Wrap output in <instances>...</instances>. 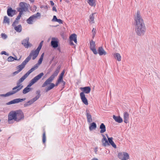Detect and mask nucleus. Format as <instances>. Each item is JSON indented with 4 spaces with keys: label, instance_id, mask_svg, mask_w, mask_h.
Instances as JSON below:
<instances>
[{
    "label": "nucleus",
    "instance_id": "obj_3",
    "mask_svg": "<svg viewBox=\"0 0 160 160\" xmlns=\"http://www.w3.org/2000/svg\"><path fill=\"white\" fill-rule=\"evenodd\" d=\"M40 92V90H37L36 92V94L37 95L34 98L25 103L24 104V107H26L32 104L34 102L38 99L41 96Z\"/></svg>",
    "mask_w": 160,
    "mask_h": 160
},
{
    "label": "nucleus",
    "instance_id": "obj_36",
    "mask_svg": "<svg viewBox=\"0 0 160 160\" xmlns=\"http://www.w3.org/2000/svg\"><path fill=\"white\" fill-rule=\"evenodd\" d=\"M3 23H7L8 25H9L10 23V20L9 19L7 16H5L4 17Z\"/></svg>",
    "mask_w": 160,
    "mask_h": 160
},
{
    "label": "nucleus",
    "instance_id": "obj_22",
    "mask_svg": "<svg viewBox=\"0 0 160 160\" xmlns=\"http://www.w3.org/2000/svg\"><path fill=\"white\" fill-rule=\"evenodd\" d=\"M113 118L116 122L120 123L123 122L122 119L120 116H116L114 115L113 116Z\"/></svg>",
    "mask_w": 160,
    "mask_h": 160
},
{
    "label": "nucleus",
    "instance_id": "obj_51",
    "mask_svg": "<svg viewBox=\"0 0 160 160\" xmlns=\"http://www.w3.org/2000/svg\"><path fill=\"white\" fill-rule=\"evenodd\" d=\"M42 60H43L41 58H40L38 62V64L40 65V64H41L42 62Z\"/></svg>",
    "mask_w": 160,
    "mask_h": 160
},
{
    "label": "nucleus",
    "instance_id": "obj_7",
    "mask_svg": "<svg viewBox=\"0 0 160 160\" xmlns=\"http://www.w3.org/2000/svg\"><path fill=\"white\" fill-rule=\"evenodd\" d=\"M43 75V72H41L37 76H35L30 81L27 87L28 88H30L35 83L40 79Z\"/></svg>",
    "mask_w": 160,
    "mask_h": 160
},
{
    "label": "nucleus",
    "instance_id": "obj_39",
    "mask_svg": "<svg viewBox=\"0 0 160 160\" xmlns=\"http://www.w3.org/2000/svg\"><path fill=\"white\" fill-rule=\"evenodd\" d=\"M18 11L19 12V14L18 15L17 17L16 18V20H19L21 16V15L22 14L23 12V11Z\"/></svg>",
    "mask_w": 160,
    "mask_h": 160
},
{
    "label": "nucleus",
    "instance_id": "obj_64",
    "mask_svg": "<svg viewBox=\"0 0 160 160\" xmlns=\"http://www.w3.org/2000/svg\"><path fill=\"white\" fill-rule=\"evenodd\" d=\"M7 10H13L12 8L10 7H8V8Z\"/></svg>",
    "mask_w": 160,
    "mask_h": 160
},
{
    "label": "nucleus",
    "instance_id": "obj_25",
    "mask_svg": "<svg viewBox=\"0 0 160 160\" xmlns=\"http://www.w3.org/2000/svg\"><path fill=\"white\" fill-rule=\"evenodd\" d=\"M29 74H30L28 73V72L23 76H22L18 81L19 82H22L28 76V75Z\"/></svg>",
    "mask_w": 160,
    "mask_h": 160
},
{
    "label": "nucleus",
    "instance_id": "obj_53",
    "mask_svg": "<svg viewBox=\"0 0 160 160\" xmlns=\"http://www.w3.org/2000/svg\"><path fill=\"white\" fill-rule=\"evenodd\" d=\"M56 22H58L59 24H62L63 22V21L62 20L58 19Z\"/></svg>",
    "mask_w": 160,
    "mask_h": 160
},
{
    "label": "nucleus",
    "instance_id": "obj_12",
    "mask_svg": "<svg viewBox=\"0 0 160 160\" xmlns=\"http://www.w3.org/2000/svg\"><path fill=\"white\" fill-rule=\"evenodd\" d=\"M51 43L52 46L54 48H56L58 47V41L54 38H52Z\"/></svg>",
    "mask_w": 160,
    "mask_h": 160
},
{
    "label": "nucleus",
    "instance_id": "obj_11",
    "mask_svg": "<svg viewBox=\"0 0 160 160\" xmlns=\"http://www.w3.org/2000/svg\"><path fill=\"white\" fill-rule=\"evenodd\" d=\"M29 38L27 37L22 41V44L26 48H28L29 47H30L32 46V45L29 42Z\"/></svg>",
    "mask_w": 160,
    "mask_h": 160
},
{
    "label": "nucleus",
    "instance_id": "obj_9",
    "mask_svg": "<svg viewBox=\"0 0 160 160\" xmlns=\"http://www.w3.org/2000/svg\"><path fill=\"white\" fill-rule=\"evenodd\" d=\"M16 112L17 122H19L21 120L24 119V114L22 111L19 110Z\"/></svg>",
    "mask_w": 160,
    "mask_h": 160
},
{
    "label": "nucleus",
    "instance_id": "obj_37",
    "mask_svg": "<svg viewBox=\"0 0 160 160\" xmlns=\"http://www.w3.org/2000/svg\"><path fill=\"white\" fill-rule=\"evenodd\" d=\"M90 49H91V48H95L96 46L95 42L93 41L92 40L90 42Z\"/></svg>",
    "mask_w": 160,
    "mask_h": 160
},
{
    "label": "nucleus",
    "instance_id": "obj_20",
    "mask_svg": "<svg viewBox=\"0 0 160 160\" xmlns=\"http://www.w3.org/2000/svg\"><path fill=\"white\" fill-rule=\"evenodd\" d=\"M129 114L127 112H125L123 114L124 122L127 123L128 122Z\"/></svg>",
    "mask_w": 160,
    "mask_h": 160
},
{
    "label": "nucleus",
    "instance_id": "obj_54",
    "mask_svg": "<svg viewBox=\"0 0 160 160\" xmlns=\"http://www.w3.org/2000/svg\"><path fill=\"white\" fill-rule=\"evenodd\" d=\"M19 72H20L18 70L17 71L15 72H14L13 73H12L13 75V76L15 75L16 74H18Z\"/></svg>",
    "mask_w": 160,
    "mask_h": 160
},
{
    "label": "nucleus",
    "instance_id": "obj_35",
    "mask_svg": "<svg viewBox=\"0 0 160 160\" xmlns=\"http://www.w3.org/2000/svg\"><path fill=\"white\" fill-rule=\"evenodd\" d=\"M31 88L27 86L23 90L22 92L23 94H25L31 91Z\"/></svg>",
    "mask_w": 160,
    "mask_h": 160
},
{
    "label": "nucleus",
    "instance_id": "obj_63",
    "mask_svg": "<svg viewBox=\"0 0 160 160\" xmlns=\"http://www.w3.org/2000/svg\"><path fill=\"white\" fill-rule=\"evenodd\" d=\"M0 96H3V97H7V96H6V94H1L0 95Z\"/></svg>",
    "mask_w": 160,
    "mask_h": 160
},
{
    "label": "nucleus",
    "instance_id": "obj_41",
    "mask_svg": "<svg viewBox=\"0 0 160 160\" xmlns=\"http://www.w3.org/2000/svg\"><path fill=\"white\" fill-rule=\"evenodd\" d=\"M88 0V3L89 4L92 6H93L94 5L95 3L93 1V0Z\"/></svg>",
    "mask_w": 160,
    "mask_h": 160
},
{
    "label": "nucleus",
    "instance_id": "obj_8",
    "mask_svg": "<svg viewBox=\"0 0 160 160\" xmlns=\"http://www.w3.org/2000/svg\"><path fill=\"white\" fill-rule=\"evenodd\" d=\"M20 8H17V10H28L29 9L30 5L24 2H21L19 4Z\"/></svg>",
    "mask_w": 160,
    "mask_h": 160
},
{
    "label": "nucleus",
    "instance_id": "obj_31",
    "mask_svg": "<svg viewBox=\"0 0 160 160\" xmlns=\"http://www.w3.org/2000/svg\"><path fill=\"white\" fill-rule=\"evenodd\" d=\"M114 57L118 61H121V57L120 54L118 53H116L114 55Z\"/></svg>",
    "mask_w": 160,
    "mask_h": 160
},
{
    "label": "nucleus",
    "instance_id": "obj_26",
    "mask_svg": "<svg viewBox=\"0 0 160 160\" xmlns=\"http://www.w3.org/2000/svg\"><path fill=\"white\" fill-rule=\"evenodd\" d=\"M29 74H30L28 73V72L23 76H22L18 81L19 82H22L28 76V75Z\"/></svg>",
    "mask_w": 160,
    "mask_h": 160
},
{
    "label": "nucleus",
    "instance_id": "obj_2",
    "mask_svg": "<svg viewBox=\"0 0 160 160\" xmlns=\"http://www.w3.org/2000/svg\"><path fill=\"white\" fill-rule=\"evenodd\" d=\"M41 17V14L39 12H37L31 16L27 20V23L29 24H32L33 22H35L38 19H40Z\"/></svg>",
    "mask_w": 160,
    "mask_h": 160
},
{
    "label": "nucleus",
    "instance_id": "obj_46",
    "mask_svg": "<svg viewBox=\"0 0 160 160\" xmlns=\"http://www.w3.org/2000/svg\"><path fill=\"white\" fill-rule=\"evenodd\" d=\"M1 36L2 38L3 39H6L7 38V36L4 33H2L1 34Z\"/></svg>",
    "mask_w": 160,
    "mask_h": 160
},
{
    "label": "nucleus",
    "instance_id": "obj_61",
    "mask_svg": "<svg viewBox=\"0 0 160 160\" xmlns=\"http://www.w3.org/2000/svg\"><path fill=\"white\" fill-rule=\"evenodd\" d=\"M73 41H74V42L76 43H77V39L76 38H74V40H73Z\"/></svg>",
    "mask_w": 160,
    "mask_h": 160
},
{
    "label": "nucleus",
    "instance_id": "obj_44",
    "mask_svg": "<svg viewBox=\"0 0 160 160\" xmlns=\"http://www.w3.org/2000/svg\"><path fill=\"white\" fill-rule=\"evenodd\" d=\"M43 42V41H41V42L39 44V46H38V47L37 48V49H38V50L39 51L40 50V49H41V48H42Z\"/></svg>",
    "mask_w": 160,
    "mask_h": 160
},
{
    "label": "nucleus",
    "instance_id": "obj_13",
    "mask_svg": "<svg viewBox=\"0 0 160 160\" xmlns=\"http://www.w3.org/2000/svg\"><path fill=\"white\" fill-rule=\"evenodd\" d=\"M80 96L81 99L85 105H88V102L87 99L86 98L85 95L83 92H81L80 93Z\"/></svg>",
    "mask_w": 160,
    "mask_h": 160
},
{
    "label": "nucleus",
    "instance_id": "obj_18",
    "mask_svg": "<svg viewBox=\"0 0 160 160\" xmlns=\"http://www.w3.org/2000/svg\"><path fill=\"white\" fill-rule=\"evenodd\" d=\"M102 135L103 137V139L102 140V145L104 147L109 146V144L108 143V140H107L106 137L104 135Z\"/></svg>",
    "mask_w": 160,
    "mask_h": 160
},
{
    "label": "nucleus",
    "instance_id": "obj_28",
    "mask_svg": "<svg viewBox=\"0 0 160 160\" xmlns=\"http://www.w3.org/2000/svg\"><path fill=\"white\" fill-rule=\"evenodd\" d=\"M100 128L101 129L100 132L103 133L106 131L105 126L103 123H102L100 125Z\"/></svg>",
    "mask_w": 160,
    "mask_h": 160
},
{
    "label": "nucleus",
    "instance_id": "obj_55",
    "mask_svg": "<svg viewBox=\"0 0 160 160\" xmlns=\"http://www.w3.org/2000/svg\"><path fill=\"white\" fill-rule=\"evenodd\" d=\"M18 20H16V19H15V21L13 22V23L12 24V26H14V25L15 24H18Z\"/></svg>",
    "mask_w": 160,
    "mask_h": 160
},
{
    "label": "nucleus",
    "instance_id": "obj_34",
    "mask_svg": "<svg viewBox=\"0 0 160 160\" xmlns=\"http://www.w3.org/2000/svg\"><path fill=\"white\" fill-rule=\"evenodd\" d=\"M17 92V91H16L15 90H12V91L8 92L6 93V96L7 97L9 96L12 95H13L16 93Z\"/></svg>",
    "mask_w": 160,
    "mask_h": 160
},
{
    "label": "nucleus",
    "instance_id": "obj_49",
    "mask_svg": "<svg viewBox=\"0 0 160 160\" xmlns=\"http://www.w3.org/2000/svg\"><path fill=\"white\" fill-rule=\"evenodd\" d=\"M57 81H59L60 82H62V81H63V77L59 76V78H58V79Z\"/></svg>",
    "mask_w": 160,
    "mask_h": 160
},
{
    "label": "nucleus",
    "instance_id": "obj_59",
    "mask_svg": "<svg viewBox=\"0 0 160 160\" xmlns=\"http://www.w3.org/2000/svg\"><path fill=\"white\" fill-rule=\"evenodd\" d=\"M44 55V53H43L42 54L40 58H41L42 59H43Z\"/></svg>",
    "mask_w": 160,
    "mask_h": 160
},
{
    "label": "nucleus",
    "instance_id": "obj_5",
    "mask_svg": "<svg viewBox=\"0 0 160 160\" xmlns=\"http://www.w3.org/2000/svg\"><path fill=\"white\" fill-rule=\"evenodd\" d=\"M40 51L36 49L35 51L32 50L29 55L26 58L25 60L28 62L31 59L32 57V59L34 60L38 56Z\"/></svg>",
    "mask_w": 160,
    "mask_h": 160
},
{
    "label": "nucleus",
    "instance_id": "obj_27",
    "mask_svg": "<svg viewBox=\"0 0 160 160\" xmlns=\"http://www.w3.org/2000/svg\"><path fill=\"white\" fill-rule=\"evenodd\" d=\"M86 116L88 122V123L91 122L92 121V116L90 113L87 112L86 113Z\"/></svg>",
    "mask_w": 160,
    "mask_h": 160
},
{
    "label": "nucleus",
    "instance_id": "obj_40",
    "mask_svg": "<svg viewBox=\"0 0 160 160\" xmlns=\"http://www.w3.org/2000/svg\"><path fill=\"white\" fill-rule=\"evenodd\" d=\"M42 142L43 143H45L46 141V133L45 132V131H43V133L42 135Z\"/></svg>",
    "mask_w": 160,
    "mask_h": 160
},
{
    "label": "nucleus",
    "instance_id": "obj_43",
    "mask_svg": "<svg viewBox=\"0 0 160 160\" xmlns=\"http://www.w3.org/2000/svg\"><path fill=\"white\" fill-rule=\"evenodd\" d=\"M8 61V62H12L14 60V57L12 56L9 57L7 59Z\"/></svg>",
    "mask_w": 160,
    "mask_h": 160
},
{
    "label": "nucleus",
    "instance_id": "obj_6",
    "mask_svg": "<svg viewBox=\"0 0 160 160\" xmlns=\"http://www.w3.org/2000/svg\"><path fill=\"white\" fill-rule=\"evenodd\" d=\"M16 121V112L12 111L9 113L8 115V122L11 123L12 120Z\"/></svg>",
    "mask_w": 160,
    "mask_h": 160
},
{
    "label": "nucleus",
    "instance_id": "obj_19",
    "mask_svg": "<svg viewBox=\"0 0 160 160\" xmlns=\"http://www.w3.org/2000/svg\"><path fill=\"white\" fill-rule=\"evenodd\" d=\"M26 100V98H16L13 99V100L11 101L12 104H15L16 103H18L20 102H22Z\"/></svg>",
    "mask_w": 160,
    "mask_h": 160
},
{
    "label": "nucleus",
    "instance_id": "obj_50",
    "mask_svg": "<svg viewBox=\"0 0 160 160\" xmlns=\"http://www.w3.org/2000/svg\"><path fill=\"white\" fill-rule=\"evenodd\" d=\"M1 54H4L5 55H6L7 56H8L9 54L8 53H7L5 51H2V52H1Z\"/></svg>",
    "mask_w": 160,
    "mask_h": 160
},
{
    "label": "nucleus",
    "instance_id": "obj_33",
    "mask_svg": "<svg viewBox=\"0 0 160 160\" xmlns=\"http://www.w3.org/2000/svg\"><path fill=\"white\" fill-rule=\"evenodd\" d=\"M7 14L10 17H12L15 14L16 11H7Z\"/></svg>",
    "mask_w": 160,
    "mask_h": 160
},
{
    "label": "nucleus",
    "instance_id": "obj_10",
    "mask_svg": "<svg viewBox=\"0 0 160 160\" xmlns=\"http://www.w3.org/2000/svg\"><path fill=\"white\" fill-rule=\"evenodd\" d=\"M118 157L122 160H128L129 158V154L126 152L119 153L118 154Z\"/></svg>",
    "mask_w": 160,
    "mask_h": 160
},
{
    "label": "nucleus",
    "instance_id": "obj_47",
    "mask_svg": "<svg viewBox=\"0 0 160 160\" xmlns=\"http://www.w3.org/2000/svg\"><path fill=\"white\" fill-rule=\"evenodd\" d=\"M96 30L95 29H94V28H93V29H92V35H93V36H92V38H93L95 35V34H96Z\"/></svg>",
    "mask_w": 160,
    "mask_h": 160
},
{
    "label": "nucleus",
    "instance_id": "obj_42",
    "mask_svg": "<svg viewBox=\"0 0 160 160\" xmlns=\"http://www.w3.org/2000/svg\"><path fill=\"white\" fill-rule=\"evenodd\" d=\"M95 14V13H93L90 16L89 21L90 22H93L94 21L93 15Z\"/></svg>",
    "mask_w": 160,
    "mask_h": 160
},
{
    "label": "nucleus",
    "instance_id": "obj_48",
    "mask_svg": "<svg viewBox=\"0 0 160 160\" xmlns=\"http://www.w3.org/2000/svg\"><path fill=\"white\" fill-rule=\"evenodd\" d=\"M58 19L57 18L56 16H53V18L52 19V21L53 22H56L58 20Z\"/></svg>",
    "mask_w": 160,
    "mask_h": 160
},
{
    "label": "nucleus",
    "instance_id": "obj_57",
    "mask_svg": "<svg viewBox=\"0 0 160 160\" xmlns=\"http://www.w3.org/2000/svg\"><path fill=\"white\" fill-rule=\"evenodd\" d=\"M60 82H59V81H57L56 82L55 84V86H57L58 84H59V83H60Z\"/></svg>",
    "mask_w": 160,
    "mask_h": 160
},
{
    "label": "nucleus",
    "instance_id": "obj_32",
    "mask_svg": "<svg viewBox=\"0 0 160 160\" xmlns=\"http://www.w3.org/2000/svg\"><path fill=\"white\" fill-rule=\"evenodd\" d=\"M14 28L15 31L19 32H21L22 30V27L21 25L15 27Z\"/></svg>",
    "mask_w": 160,
    "mask_h": 160
},
{
    "label": "nucleus",
    "instance_id": "obj_14",
    "mask_svg": "<svg viewBox=\"0 0 160 160\" xmlns=\"http://www.w3.org/2000/svg\"><path fill=\"white\" fill-rule=\"evenodd\" d=\"M28 62L25 59L22 63L17 67V69L20 72L25 67Z\"/></svg>",
    "mask_w": 160,
    "mask_h": 160
},
{
    "label": "nucleus",
    "instance_id": "obj_62",
    "mask_svg": "<svg viewBox=\"0 0 160 160\" xmlns=\"http://www.w3.org/2000/svg\"><path fill=\"white\" fill-rule=\"evenodd\" d=\"M12 104V103H11V101L10 102H8L6 103V105H10V104Z\"/></svg>",
    "mask_w": 160,
    "mask_h": 160
},
{
    "label": "nucleus",
    "instance_id": "obj_17",
    "mask_svg": "<svg viewBox=\"0 0 160 160\" xmlns=\"http://www.w3.org/2000/svg\"><path fill=\"white\" fill-rule=\"evenodd\" d=\"M80 89L83 91L82 92H83L84 93H85L86 94L89 93L91 90L90 87L88 86L85 87L83 88H81Z\"/></svg>",
    "mask_w": 160,
    "mask_h": 160
},
{
    "label": "nucleus",
    "instance_id": "obj_21",
    "mask_svg": "<svg viewBox=\"0 0 160 160\" xmlns=\"http://www.w3.org/2000/svg\"><path fill=\"white\" fill-rule=\"evenodd\" d=\"M98 52L100 56L102 55H105L107 54V52L104 50L102 47H99L98 48Z\"/></svg>",
    "mask_w": 160,
    "mask_h": 160
},
{
    "label": "nucleus",
    "instance_id": "obj_29",
    "mask_svg": "<svg viewBox=\"0 0 160 160\" xmlns=\"http://www.w3.org/2000/svg\"><path fill=\"white\" fill-rule=\"evenodd\" d=\"M39 65V64H38V63L35 64L33 67H32L30 70H29L28 71V73H29L30 74L35 69H37L38 68Z\"/></svg>",
    "mask_w": 160,
    "mask_h": 160
},
{
    "label": "nucleus",
    "instance_id": "obj_1",
    "mask_svg": "<svg viewBox=\"0 0 160 160\" xmlns=\"http://www.w3.org/2000/svg\"><path fill=\"white\" fill-rule=\"evenodd\" d=\"M135 31L139 36H142L144 35L146 28L141 13L138 11L136 14L135 15Z\"/></svg>",
    "mask_w": 160,
    "mask_h": 160
},
{
    "label": "nucleus",
    "instance_id": "obj_56",
    "mask_svg": "<svg viewBox=\"0 0 160 160\" xmlns=\"http://www.w3.org/2000/svg\"><path fill=\"white\" fill-rule=\"evenodd\" d=\"M64 73H65V72H64V71L63 70L62 72L60 74V75L59 76H61V77H63V75L64 74Z\"/></svg>",
    "mask_w": 160,
    "mask_h": 160
},
{
    "label": "nucleus",
    "instance_id": "obj_58",
    "mask_svg": "<svg viewBox=\"0 0 160 160\" xmlns=\"http://www.w3.org/2000/svg\"><path fill=\"white\" fill-rule=\"evenodd\" d=\"M50 4L52 6H53L54 5V3L52 1H50Z\"/></svg>",
    "mask_w": 160,
    "mask_h": 160
},
{
    "label": "nucleus",
    "instance_id": "obj_4",
    "mask_svg": "<svg viewBox=\"0 0 160 160\" xmlns=\"http://www.w3.org/2000/svg\"><path fill=\"white\" fill-rule=\"evenodd\" d=\"M59 72L55 70L53 74L42 85V87H44L49 85L50 82L53 81L55 77L57 76Z\"/></svg>",
    "mask_w": 160,
    "mask_h": 160
},
{
    "label": "nucleus",
    "instance_id": "obj_30",
    "mask_svg": "<svg viewBox=\"0 0 160 160\" xmlns=\"http://www.w3.org/2000/svg\"><path fill=\"white\" fill-rule=\"evenodd\" d=\"M97 128V125L96 123L94 122H93L91 124L89 127V129L90 131L95 129Z\"/></svg>",
    "mask_w": 160,
    "mask_h": 160
},
{
    "label": "nucleus",
    "instance_id": "obj_45",
    "mask_svg": "<svg viewBox=\"0 0 160 160\" xmlns=\"http://www.w3.org/2000/svg\"><path fill=\"white\" fill-rule=\"evenodd\" d=\"M91 50L92 51L94 54H98V52L95 48H91Z\"/></svg>",
    "mask_w": 160,
    "mask_h": 160
},
{
    "label": "nucleus",
    "instance_id": "obj_16",
    "mask_svg": "<svg viewBox=\"0 0 160 160\" xmlns=\"http://www.w3.org/2000/svg\"><path fill=\"white\" fill-rule=\"evenodd\" d=\"M106 135L108 138V142L109 144H110L114 148H116L117 146L112 141L113 138L112 137H109L107 134H106Z\"/></svg>",
    "mask_w": 160,
    "mask_h": 160
},
{
    "label": "nucleus",
    "instance_id": "obj_38",
    "mask_svg": "<svg viewBox=\"0 0 160 160\" xmlns=\"http://www.w3.org/2000/svg\"><path fill=\"white\" fill-rule=\"evenodd\" d=\"M77 38V35L73 33L69 37L70 40L71 41H72L74 40V38Z\"/></svg>",
    "mask_w": 160,
    "mask_h": 160
},
{
    "label": "nucleus",
    "instance_id": "obj_60",
    "mask_svg": "<svg viewBox=\"0 0 160 160\" xmlns=\"http://www.w3.org/2000/svg\"><path fill=\"white\" fill-rule=\"evenodd\" d=\"M37 8V7L36 6H35V5H33V10H36Z\"/></svg>",
    "mask_w": 160,
    "mask_h": 160
},
{
    "label": "nucleus",
    "instance_id": "obj_52",
    "mask_svg": "<svg viewBox=\"0 0 160 160\" xmlns=\"http://www.w3.org/2000/svg\"><path fill=\"white\" fill-rule=\"evenodd\" d=\"M61 68V66L60 65H58V67H57V69L56 70L59 72Z\"/></svg>",
    "mask_w": 160,
    "mask_h": 160
},
{
    "label": "nucleus",
    "instance_id": "obj_15",
    "mask_svg": "<svg viewBox=\"0 0 160 160\" xmlns=\"http://www.w3.org/2000/svg\"><path fill=\"white\" fill-rule=\"evenodd\" d=\"M21 82H19L18 81L17 83V85L15 87L13 88L12 90H15L16 91H17V92L21 90L23 87V86L22 85L21 86Z\"/></svg>",
    "mask_w": 160,
    "mask_h": 160
},
{
    "label": "nucleus",
    "instance_id": "obj_24",
    "mask_svg": "<svg viewBox=\"0 0 160 160\" xmlns=\"http://www.w3.org/2000/svg\"><path fill=\"white\" fill-rule=\"evenodd\" d=\"M29 74H30L28 73V72L23 76H22L18 81L19 82H22L28 76V75Z\"/></svg>",
    "mask_w": 160,
    "mask_h": 160
},
{
    "label": "nucleus",
    "instance_id": "obj_23",
    "mask_svg": "<svg viewBox=\"0 0 160 160\" xmlns=\"http://www.w3.org/2000/svg\"><path fill=\"white\" fill-rule=\"evenodd\" d=\"M49 84H50V85L49 86L45 88V90L46 92H48L49 91L52 89L55 86V85L53 83L50 82Z\"/></svg>",
    "mask_w": 160,
    "mask_h": 160
}]
</instances>
